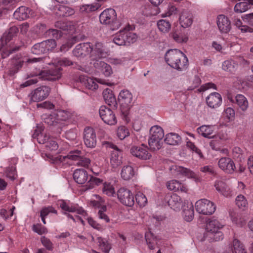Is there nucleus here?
I'll return each instance as SVG.
<instances>
[{
    "label": "nucleus",
    "mask_w": 253,
    "mask_h": 253,
    "mask_svg": "<svg viewBox=\"0 0 253 253\" xmlns=\"http://www.w3.org/2000/svg\"><path fill=\"white\" fill-rule=\"evenodd\" d=\"M218 166L226 173H232L235 171L236 167L233 161L229 157H222L218 161Z\"/></svg>",
    "instance_id": "20"
},
{
    "label": "nucleus",
    "mask_w": 253,
    "mask_h": 253,
    "mask_svg": "<svg viewBox=\"0 0 253 253\" xmlns=\"http://www.w3.org/2000/svg\"><path fill=\"white\" fill-rule=\"evenodd\" d=\"M93 65L96 69L100 70L106 77H109L113 73L111 67L103 61L96 60Z\"/></svg>",
    "instance_id": "24"
},
{
    "label": "nucleus",
    "mask_w": 253,
    "mask_h": 253,
    "mask_svg": "<svg viewBox=\"0 0 253 253\" xmlns=\"http://www.w3.org/2000/svg\"><path fill=\"white\" fill-rule=\"evenodd\" d=\"M45 146L47 150L50 151H55L57 150L58 148L57 143L52 138L49 141H47L45 144Z\"/></svg>",
    "instance_id": "57"
},
{
    "label": "nucleus",
    "mask_w": 253,
    "mask_h": 253,
    "mask_svg": "<svg viewBox=\"0 0 253 253\" xmlns=\"http://www.w3.org/2000/svg\"><path fill=\"white\" fill-rule=\"evenodd\" d=\"M157 27L161 32L167 33L171 29V24L168 20L161 19L157 22Z\"/></svg>",
    "instance_id": "41"
},
{
    "label": "nucleus",
    "mask_w": 253,
    "mask_h": 253,
    "mask_svg": "<svg viewBox=\"0 0 253 253\" xmlns=\"http://www.w3.org/2000/svg\"><path fill=\"white\" fill-rule=\"evenodd\" d=\"M43 120L44 122L49 126H55L58 124L54 112L49 115L45 116Z\"/></svg>",
    "instance_id": "50"
},
{
    "label": "nucleus",
    "mask_w": 253,
    "mask_h": 253,
    "mask_svg": "<svg viewBox=\"0 0 253 253\" xmlns=\"http://www.w3.org/2000/svg\"><path fill=\"white\" fill-rule=\"evenodd\" d=\"M136 203L140 207H144L147 204V199L145 195L141 192H138L135 195Z\"/></svg>",
    "instance_id": "51"
},
{
    "label": "nucleus",
    "mask_w": 253,
    "mask_h": 253,
    "mask_svg": "<svg viewBox=\"0 0 253 253\" xmlns=\"http://www.w3.org/2000/svg\"><path fill=\"white\" fill-rule=\"evenodd\" d=\"M73 178L77 183L83 184L87 180L88 174L84 169H77L73 173Z\"/></svg>",
    "instance_id": "26"
},
{
    "label": "nucleus",
    "mask_w": 253,
    "mask_h": 253,
    "mask_svg": "<svg viewBox=\"0 0 253 253\" xmlns=\"http://www.w3.org/2000/svg\"><path fill=\"white\" fill-rule=\"evenodd\" d=\"M79 80L85 87L89 89L94 90L98 88L97 84L92 78L82 75L80 76Z\"/></svg>",
    "instance_id": "33"
},
{
    "label": "nucleus",
    "mask_w": 253,
    "mask_h": 253,
    "mask_svg": "<svg viewBox=\"0 0 253 253\" xmlns=\"http://www.w3.org/2000/svg\"><path fill=\"white\" fill-rule=\"evenodd\" d=\"M194 208L192 204H190L186 207L185 206L183 209V216L186 221H191L194 217Z\"/></svg>",
    "instance_id": "40"
},
{
    "label": "nucleus",
    "mask_w": 253,
    "mask_h": 253,
    "mask_svg": "<svg viewBox=\"0 0 253 253\" xmlns=\"http://www.w3.org/2000/svg\"><path fill=\"white\" fill-rule=\"evenodd\" d=\"M165 58L169 66L177 71H184L188 67V58L177 49L168 50L165 54Z\"/></svg>",
    "instance_id": "1"
},
{
    "label": "nucleus",
    "mask_w": 253,
    "mask_h": 253,
    "mask_svg": "<svg viewBox=\"0 0 253 253\" xmlns=\"http://www.w3.org/2000/svg\"><path fill=\"white\" fill-rule=\"evenodd\" d=\"M100 5L98 3L84 4L79 7V11L81 13L86 14L90 12L95 11L97 10Z\"/></svg>",
    "instance_id": "39"
},
{
    "label": "nucleus",
    "mask_w": 253,
    "mask_h": 253,
    "mask_svg": "<svg viewBox=\"0 0 253 253\" xmlns=\"http://www.w3.org/2000/svg\"><path fill=\"white\" fill-rule=\"evenodd\" d=\"M97 240L101 251L105 253H108L111 249L110 244L105 239L101 237H98Z\"/></svg>",
    "instance_id": "44"
},
{
    "label": "nucleus",
    "mask_w": 253,
    "mask_h": 253,
    "mask_svg": "<svg viewBox=\"0 0 253 253\" xmlns=\"http://www.w3.org/2000/svg\"><path fill=\"white\" fill-rule=\"evenodd\" d=\"M130 152L133 156L141 160H146L151 157V155L148 151L147 146L144 144L132 147Z\"/></svg>",
    "instance_id": "14"
},
{
    "label": "nucleus",
    "mask_w": 253,
    "mask_h": 253,
    "mask_svg": "<svg viewBox=\"0 0 253 253\" xmlns=\"http://www.w3.org/2000/svg\"><path fill=\"white\" fill-rule=\"evenodd\" d=\"M132 94L128 90H121L118 96V101L124 109H128L131 106Z\"/></svg>",
    "instance_id": "18"
},
{
    "label": "nucleus",
    "mask_w": 253,
    "mask_h": 253,
    "mask_svg": "<svg viewBox=\"0 0 253 253\" xmlns=\"http://www.w3.org/2000/svg\"><path fill=\"white\" fill-rule=\"evenodd\" d=\"M35 16L34 12L32 10L24 6L18 8L13 13L14 18L20 21L24 20Z\"/></svg>",
    "instance_id": "19"
},
{
    "label": "nucleus",
    "mask_w": 253,
    "mask_h": 253,
    "mask_svg": "<svg viewBox=\"0 0 253 253\" xmlns=\"http://www.w3.org/2000/svg\"><path fill=\"white\" fill-rule=\"evenodd\" d=\"M167 188L174 191H181V192H186L188 191L187 186L181 182L176 180H171L167 183Z\"/></svg>",
    "instance_id": "30"
},
{
    "label": "nucleus",
    "mask_w": 253,
    "mask_h": 253,
    "mask_svg": "<svg viewBox=\"0 0 253 253\" xmlns=\"http://www.w3.org/2000/svg\"><path fill=\"white\" fill-rule=\"evenodd\" d=\"M62 69L59 67L51 68L48 70L42 71L40 69L28 75V78L38 77L43 80L54 81L60 79L62 76Z\"/></svg>",
    "instance_id": "5"
},
{
    "label": "nucleus",
    "mask_w": 253,
    "mask_h": 253,
    "mask_svg": "<svg viewBox=\"0 0 253 253\" xmlns=\"http://www.w3.org/2000/svg\"><path fill=\"white\" fill-rule=\"evenodd\" d=\"M50 88L47 86H41L32 90L29 95L30 101L38 102L46 99L49 95Z\"/></svg>",
    "instance_id": "8"
},
{
    "label": "nucleus",
    "mask_w": 253,
    "mask_h": 253,
    "mask_svg": "<svg viewBox=\"0 0 253 253\" xmlns=\"http://www.w3.org/2000/svg\"><path fill=\"white\" fill-rule=\"evenodd\" d=\"M170 208L175 211H179L183 207V202L180 196L176 194H172L168 202Z\"/></svg>",
    "instance_id": "25"
},
{
    "label": "nucleus",
    "mask_w": 253,
    "mask_h": 253,
    "mask_svg": "<svg viewBox=\"0 0 253 253\" xmlns=\"http://www.w3.org/2000/svg\"><path fill=\"white\" fill-rule=\"evenodd\" d=\"M108 146L113 148L110 158V164L113 168H117L122 163V152L116 145L107 143Z\"/></svg>",
    "instance_id": "17"
},
{
    "label": "nucleus",
    "mask_w": 253,
    "mask_h": 253,
    "mask_svg": "<svg viewBox=\"0 0 253 253\" xmlns=\"http://www.w3.org/2000/svg\"><path fill=\"white\" fill-rule=\"evenodd\" d=\"M32 52L36 55H41L45 53V49L44 48V43L41 42L35 44L31 48Z\"/></svg>",
    "instance_id": "49"
},
{
    "label": "nucleus",
    "mask_w": 253,
    "mask_h": 253,
    "mask_svg": "<svg viewBox=\"0 0 253 253\" xmlns=\"http://www.w3.org/2000/svg\"><path fill=\"white\" fill-rule=\"evenodd\" d=\"M129 135V132L127 127L120 126L117 129V135L121 140H123Z\"/></svg>",
    "instance_id": "52"
},
{
    "label": "nucleus",
    "mask_w": 253,
    "mask_h": 253,
    "mask_svg": "<svg viewBox=\"0 0 253 253\" xmlns=\"http://www.w3.org/2000/svg\"><path fill=\"white\" fill-rule=\"evenodd\" d=\"M2 47H1V56L2 59H4L8 57L11 54L18 51L20 49L21 45H17L15 42H11L8 44L4 45V43H2Z\"/></svg>",
    "instance_id": "21"
},
{
    "label": "nucleus",
    "mask_w": 253,
    "mask_h": 253,
    "mask_svg": "<svg viewBox=\"0 0 253 253\" xmlns=\"http://www.w3.org/2000/svg\"><path fill=\"white\" fill-rule=\"evenodd\" d=\"M186 146L193 152H195L200 157V158H203V156L201 151L198 148L193 142L190 141H187L186 142Z\"/></svg>",
    "instance_id": "59"
},
{
    "label": "nucleus",
    "mask_w": 253,
    "mask_h": 253,
    "mask_svg": "<svg viewBox=\"0 0 253 253\" xmlns=\"http://www.w3.org/2000/svg\"><path fill=\"white\" fill-rule=\"evenodd\" d=\"M117 196L120 202L126 206L131 207L134 204L133 195L128 189L120 188L117 192Z\"/></svg>",
    "instance_id": "10"
},
{
    "label": "nucleus",
    "mask_w": 253,
    "mask_h": 253,
    "mask_svg": "<svg viewBox=\"0 0 253 253\" xmlns=\"http://www.w3.org/2000/svg\"><path fill=\"white\" fill-rule=\"evenodd\" d=\"M164 141L169 145H176L180 143L181 138L177 133H169L166 135Z\"/></svg>",
    "instance_id": "34"
},
{
    "label": "nucleus",
    "mask_w": 253,
    "mask_h": 253,
    "mask_svg": "<svg viewBox=\"0 0 253 253\" xmlns=\"http://www.w3.org/2000/svg\"><path fill=\"white\" fill-rule=\"evenodd\" d=\"M81 151L79 150L71 151L66 156H59L58 159L61 162L65 161L66 159L73 160L76 162V165L79 167H88L90 164V160L81 156Z\"/></svg>",
    "instance_id": "6"
},
{
    "label": "nucleus",
    "mask_w": 253,
    "mask_h": 253,
    "mask_svg": "<svg viewBox=\"0 0 253 253\" xmlns=\"http://www.w3.org/2000/svg\"><path fill=\"white\" fill-rule=\"evenodd\" d=\"M125 45H129L135 42L137 39V35L129 31L128 28H124Z\"/></svg>",
    "instance_id": "36"
},
{
    "label": "nucleus",
    "mask_w": 253,
    "mask_h": 253,
    "mask_svg": "<svg viewBox=\"0 0 253 253\" xmlns=\"http://www.w3.org/2000/svg\"><path fill=\"white\" fill-rule=\"evenodd\" d=\"M99 113L102 120L106 124L115 125L117 123V118L114 112L105 106H102L99 110Z\"/></svg>",
    "instance_id": "9"
},
{
    "label": "nucleus",
    "mask_w": 253,
    "mask_h": 253,
    "mask_svg": "<svg viewBox=\"0 0 253 253\" xmlns=\"http://www.w3.org/2000/svg\"><path fill=\"white\" fill-rule=\"evenodd\" d=\"M121 176L125 180H128L132 178L134 175L133 168L130 166H124L121 171Z\"/></svg>",
    "instance_id": "38"
},
{
    "label": "nucleus",
    "mask_w": 253,
    "mask_h": 253,
    "mask_svg": "<svg viewBox=\"0 0 253 253\" xmlns=\"http://www.w3.org/2000/svg\"><path fill=\"white\" fill-rule=\"evenodd\" d=\"M103 96L106 104L111 106H116L117 104L116 99L110 89L106 88L104 89L103 92Z\"/></svg>",
    "instance_id": "32"
},
{
    "label": "nucleus",
    "mask_w": 253,
    "mask_h": 253,
    "mask_svg": "<svg viewBox=\"0 0 253 253\" xmlns=\"http://www.w3.org/2000/svg\"><path fill=\"white\" fill-rule=\"evenodd\" d=\"M237 66L238 64L232 60H226L222 64L223 70L229 72L234 71Z\"/></svg>",
    "instance_id": "48"
},
{
    "label": "nucleus",
    "mask_w": 253,
    "mask_h": 253,
    "mask_svg": "<svg viewBox=\"0 0 253 253\" xmlns=\"http://www.w3.org/2000/svg\"><path fill=\"white\" fill-rule=\"evenodd\" d=\"M103 193L108 196H113L115 193V190L113 186L110 184L105 183L102 189Z\"/></svg>",
    "instance_id": "55"
},
{
    "label": "nucleus",
    "mask_w": 253,
    "mask_h": 253,
    "mask_svg": "<svg viewBox=\"0 0 253 253\" xmlns=\"http://www.w3.org/2000/svg\"><path fill=\"white\" fill-rule=\"evenodd\" d=\"M251 7V4L248 1L237 3L234 6V10L238 13H243Z\"/></svg>",
    "instance_id": "43"
},
{
    "label": "nucleus",
    "mask_w": 253,
    "mask_h": 253,
    "mask_svg": "<svg viewBox=\"0 0 253 253\" xmlns=\"http://www.w3.org/2000/svg\"><path fill=\"white\" fill-rule=\"evenodd\" d=\"M217 25L219 31L222 33H228L231 28L230 20L224 15L218 16Z\"/></svg>",
    "instance_id": "22"
},
{
    "label": "nucleus",
    "mask_w": 253,
    "mask_h": 253,
    "mask_svg": "<svg viewBox=\"0 0 253 253\" xmlns=\"http://www.w3.org/2000/svg\"><path fill=\"white\" fill-rule=\"evenodd\" d=\"M193 22L191 13L187 10H184L179 17V23L181 27L186 28L191 25Z\"/></svg>",
    "instance_id": "28"
},
{
    "label": "nucleus",
    "mask_w": 253,
    "mask_h": 253,
    "mask_svg": "<svg viewBox=\"0 0 253 253\" xmlns=\"http://www.w3.org/2000/svg\"><path fill=\"white\" fill-rule=\"evenodd\" d=\"M172 37L174 41L178 43H185L188 40V38L186 35H179L175 33L173 34Z\"/></svg>",
    "instance_id": "60"
},
{
    "label": "nucleus",
    "mask_w": 253,
    "mask_h": 253,
    "mask_svg": "<svg viewBox=\"0 0 253 253\" xmlns=\"http://www.w3.org/2000/svg\"><path fill=\"white\" fill-rule=\"evenodd\" d=\"M98 58L106 56V52L104 51L103 46L101 42H96L94 47H93L92 51Z\"/></svg>",
    "instance_id": "45"
},
{
    "label": "nucleus",
    "mask_w": 253,
    "mask_h": 253,
    "mask_svg": "<svg viewBox=\"0 0 253 253\" xmlns=\"http://www.w3.org/2000/svg\"><path fill=\"white\" fill-rule=\"evenodd\" d=\"M42 42L44 43V48L45 53L48 51L51 50L56 46V42L53 39L47 40Z\"/></svg>",
    "instance_id": "54"
},
{
    "label": "nucleus",
    "mask_w": 253,
    "mask_h": 253,
    "mask_svg": "<svg viewBox=\"0 0 253 253\" xmlns=\"http://www.w3.org/2000/svg\"><path fill=\"white\" fill-rule=\"evenodd\" d=\"M51 138L48 135L41 133L37 136V140L39 143L45 144Z\"/></svg>",
    "instance_id": "63"
},
{
    "label": "nucleus",
    "mask_w": 253,
    "mask_h": 253,
    "mask_svg": "<svg viewBox=\"0 0 253 253\" xmlns=\"http://www.w3.org/2000/svg\"><path fill=\"white\" fill-rule=\"evenodd\" d=\"M41 242L42 245L46 248V249L49 251H52L53 250V244L50 240L43 236L41 238Z\"/></svg>",
    "instance_id": "61"
},
{
    "label": "nucleus",
    "mask_w": 253,
    "mask_h": 253,
    "mask_svg": "<svg viewBox=\"0 0 253 253\" xmlns=\"http://www.w3.org/2000/svg\"><path fill=\"white\" fill-rule=\"evenodd\" d=\"M84 142L85 145L90 148H94L97 143L96 132L91 127H86L84 132Z\"/></svg>",
    "instance_id": "13"
},
{
    "label": "nucleus",
    "mask_w": 253,
    "mask_h": 253,
    "mask_svg": "<svg viewBox=\"0 0 253 253\" xmlns=\"http://www.w3.org/2000/svg\"><path fill=\"white\" fill-rule=\"evenodd\" d=\"M236 103L239 107L243 111L247 110L249 103L246 97L242 94H237L235 97Z\"/></svg>",
    "instance_id": "37"
},
{
    "label": "nucleus",
    "mask_w": 253,
    "mask_h": 253,
    "mask_svg": "<svg viewBox=\"0 0 253 253\" xmlns=\"http://www.w3.org/2000/svg\"><path fill=\"white\" fill-rule=\"evenodd\" d=\"M54 112L58 124L68 120L71 117V113L67 111L58 110Z\"/></svg>",
    "instance_id": "42"
},
{
    "label": "nucleus",
    "mask_w": 253,
    "mask_h": 253,
    "mask_svg": "<svg viewBox=\"0 0 253 253\" xmlns=\"http://www.w3.org/2000/svg\"><path fill=\"white\" fill-rule=\"evenodd\" d=\"M124 29L120 30V32L117 33L114 38L113 42L115 43L118 45H125V39Z\"/></svg>",
    "instance_id": "46"
},
{
    "label": "nucleus",
    "mask_w": 253,
    "mask_h": 253,
    "mask_svg": "<svg viewBox=\"0 0 253 253\" xmlns=\"http://www.w3.org/2000/svg\"><path fill=\"white\" fill-rule=\"evenodd\" d=\"M236 204L239 208L244 209L248 205V202L243 195H240L236 197Z\"/></svg>",
    "instance_id": "53"
},
{
    "label": "nucleus",
    "mask_w": 253,
    "mask_h": 253,
    "mask_svg": "<svg viewBox=\"0 0 253 253\" xmlns=\"http://www.w3.org/2000/svg\"><path fill=\"white\" fill-rule=\"evenodd\" d=\"M228 250L232 253H247L243 244L237 238L229 244Z\"/></svg>",
    "instance_id": "29"
},
{
    "label": "nucleus",
    "mask_w": 253,
    "mask_h": 253,
    "mask_svg": "<svg viewBox=\"0 0 253 253\" xmlns=\"http://www.w3.org/2000/svg\"><path fill=\"white\" fill-rule=\"evenodd\" d=\"M23 63L24 61L20 55H16L13 57L7 64V74L10 76H14L22 68Z\"/></svg>",
    "instance_id": "12"
},
{
    "label": "nucleus",
    "mask_w": 253,
    "mask_h": 253,
    "mask_svg": "<svg viewBox=\"0 0 253 253\" xmlns=\"http://www.w3.org/2000/svg\"><path fill=\"white\" fill-rule=\"evenodd\" d=\"M145 237L149 248L151 250L154 249L157 244V241L153 234L150 232L146 233Z\"/></svg>",
    "instance_id": "47"
},
{
    "label": "nucleus",
    "mask_w": 253,
    "mask_h": 253,
    "mask_svg": "<svg viewBox=\"0 0 253 253\" xmlns=\"http://www.w3.org/2000/svg\"><path fill=\"white\" fill-rule=\"evenodd\" d=\"M99 21L104 25H108L112 30L118 29L121 24L117 18V13L112 8H108L102 11L99 15Z\"/></svg>",
    "instance_id": "3"
},
{
    "label": "nucleus",
    "mask_w": 253,
    "mask_h": 253,
    "mask_svg": "<svg viewBox=\"0 0 253 253\" xmlns=\"http://www.w3.org/2000/svg\"><path fill=\"white\" fill-rule=\"evenodd\" d=\"M49 213H57V211L52 206L43 208L41 211L40 216L46 217Z\"/></svg>",
    "instance_id": "56"
},
{
    "label": "nucleus",
    "mask_w": 253,
    "mask_h": 253,
    "mask_svg": "<svg viewBox=\"0 0 253 253\" xmlns=\"http://www.w3.org/2000/svg\"><path fill=\"white\" fill-rule=\"evenodd\" d=\"M100 179L93 176H90L89 179L86 185L87 187V189H91L95 185H97L101 182Z\"/></svg>",
    "instance_id": "58"
},
{
    "label": "nucleus",
    "mask_w": 253,
    "mask_h": 253,
    "mask_svg": "<svg viewBox=\"0 0 253 253\" xmlns=\"http://www.w3.org/2000/svg\"><path fill=\"white\" fill-rule=\"evenodd\" d=\"M60 208L65 212H76L79 214L84 215L86 212L82 208L77 205L71 204L64 200H60L58 202Z\"/></svg>",
    "instance_id": "16"
},
{
    "label": "nucleus",
    "mask_w": 253,
    "mask_h": 253,
    "mask_svg": "<svg viewBox=\"0 0 253 253\" xmlns=\"http://www.w3.org/2000/svg\"><path fill=\"white\" fill-rule=\"evenodd\" d=\"M214 187L216 190L221 194L225 197H228L230 195L231 190L226 183L221 180L215 181Z\"/></svg>",
    "instance_id": "27"
},
{
    "label": "nucleus",
    "mask_w": 253,
    "mask_h": 253,
    "mask_svg": "<svg viewBox=\"0 0 253 253\" xmlns=\"http://www.w3.org/2000/svg\"><path fill=\"white\" fill-rule=\"evenodd\" d=\"M206 102L211 108H216L221 105L222 97L218 92H212L206 98Z\"/></svg>",
    "instance_id": "23"
},
{
    "label": "nucleus",
    "mask_w": 253,
    "mask_h": 253,
    "mask_svg": "<svg viewBox=\"0 0 253 253\" xmlns=\"http://www.w3.org/2000/svg\"><path fill=\"white\" fill-rule=\"evenodd\" d=\"M214 127L213 126L203 125L197 128L198 133L204 137L211 138L213 133Z\"/></svg>",
    "instance_id": "35"
},
{
    "label": "nucleus",
    "mask_w": 253,
    "mask_h": 253,
    "mask_svg": "<svg viewBox=\"0 0 253 253\" xmlns=\"http://www.w3.org/2000/svg\"><path fill=\"white\" fill-rule=\"evenodd\" d=\"M55 27L62 30H68L70 26L67 22L57 21L55 23Z\"/></svg>",
    "instance_id": "62"
},
{
    "label": "nucleus",
    "mask_w": 253,
    "mask_h": 253,
    "mask_svg": "<svg viewBox=\"0 0 253 253\" xmlns=\"http://www.w3.org/2000/svg\"><path fill=\"white\" fill-rule=\"evenodd\" d=\"M195 208L199 213L211 215L216 210V206L213 202L206 199H202L196 202Z\"/></svg>",
    "instance_id": "7"
},
{
    "label": "nucleus",
    "mask_w": 253,
    "mask_h": 253,
    "mask_svg": "<svg viewBox=\"0 0 253 253\" xmlns=\"http://www.w3.org/2000/svg\"><path fill=\"white\" fill-rule=\"evenodd\" d=\"M222 225L217 220H210L207 223L204 237L210 242H216L223 239V235L220 231Z\"/></svg>",
    "instance_id": "2"
},
{
    "label": "nucleus",
    "mask_w": 253,
    "mask_h": 253,
    "mask_svg": "<svg viewBox=\"0 0 253 253\" xmlns=\"http://www.w3.org/2000/svg\"><path fill=\"white\" fill-rule=\"evenodd\" d=\"M224 114L225 117L229 120H232L234 118L235 111L231 107H228L226 108L224 110Z\"/></svg>",
    "instance_id": "64"
},
{
    "label": "nucleus",
    "mask_w": 253,
    "mask_h": 253,
    "mask_svg": "<svg viewBox=\"0 0 253 253\" xmlns=\"http://www.w3.org/2000/svg\"><path fill=\"white\" fill-rule=\"evenodd\" d=\"M150 136L148 140L150 149L152 151H157L160 149L163 145V138L164 132L162 127L158 126L151 127L150 130Z\"/></svg>",
    "instance_id": "4"
},
{
    "label": "nucleus",
    "mask_w": 253,
    "mask_h": 253,
    "mask_svg": "<svg viewBox=\"0 0 253 253\" xmlns=\"http://www.w3.org/2000/svg\"><path fill=\"white\" fill-rule=\"evenodd\" d=\"M169 170L175 176L178 177L185 176L189 178H197V175L194 172L189 169L181 166L173 165L169 167Z\"/></svg>",
    "instance_id": "11"
},
{
    "label": "nucleus",
    "mask_w": 253,
    "mask_h": 253,
    "mask_svg": "<svg viewBox=\"0 0 253 253\" xmlns=\"http://www.w3.org/2000/svg\"><path fill=\"white\" fill-rule=\"evenodd\" d=\"M92 50L93 47L90 42H83L76 46L73 53L78 58H84L89 55Z\"/></svg>",
    "instance_id": "15"
},
{
    "label": "nucleus",
    "mask_w": 253,
    "mask_h": 253,
    "mask_svg": "<svg viewBox=\"0 0 253 253\" xmlns=\"http://www.w3.org/2000/svg\"><path fill=\"white\" fill-rule=\"evenodd\" d=\"M75 13V10L73 8L64 5H59L56 11V15L61 17H69Z\"/></svg>",
    "instance_id": "31"
}]
</instances>
